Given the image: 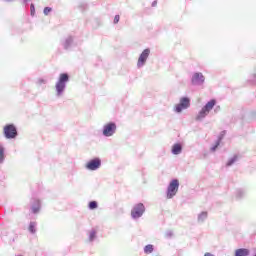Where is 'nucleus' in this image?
Wrapping results in <instances>:
<instances>
[{"instance_id": "nucleus-1", "label": "nucleus", "mask_w": 256, "mask_h": 256, "mask_svg": "<svg viewBox=\"0 0 256 256\" xmlns=\"http://www.w3.org/2000/svg\"><path fill=\"white\" fill-rule=\"evenodd\" d=\"M215 105H217V100L215 99H212L209 102H207L196 116V120L201 121V119H205V117L209 115V113L211 112L213 107H215Z\"/></svg>"}, {"instance_id": "nucleus-2", "label": "nucleus", "mask_w": 256, "mask_h": 256, "mask_svg": "<svg viewBox=\"0 0 256 256\" xmlns=\"http://www.w3.org/2000/svg\"><path fill=\"white\" fill-rule=\"evenodd\" d=\"M177 191H179V180L174 179L168 186L167 199H173L177 195Z\"/></svg>"}, {"instance_id": "nucleus-3", "label": "nucleus", "mask_w": 256, "mask_h": 256, "mask_svg": "<svg viewBox=\"0 0 256 256\" xmlns=\"http://www.w3.org/2000/svg\"><path fill=\"white\" fill-rule=\"evenodd\" d=\"M4 135L6 139H15L17 137V128L13 124L4 127Z\"/></svg>"}, {"instance_id": "nucleus-4", "label": "nucleus", "mask_w": 256, "mask_h": 256, "mask_svg": "<svg viewBox=\"0 0 256 256\" xmlns=\"http://www.w3.org/2000/svg\"><path fill=\"white\" fill-rule=\"evenodd\" d=\"M143 213H145V206L143 205V203L137 204L131 211L133 219H139V217H141Z\"/></svg>"}, {"instance_id": "nucleus-5", "label": "nucleus", "mask_w": 256, "mask_h": 256, "mask_svg": "<svg viewBox=\"0 0 256 256\" xmlns=\"http://www.w3.org/2000/svg\"><path fill=\"white\" fill-rule=\"evenodd\" d=\"M190 105H191V101L189 100V98L184 97L180 100V103L175 106V111L176 113H181L183 109H188Z\"/></svg>"}, {"instance_id": "nucleus-6", "label": "nucleus", "mask_w": 256, "mask_h": 256, "mask_svg": "<svg viewBox=\"0 0 256 256\" xmlns=\"http://www.w3.org/2000/svg\"><path fill=\"white\" fill-rule=\"evenodd\" d=\"M116 130L117 125H115V123H108L104 126L103 135H105V137H111Z\"/></svg>"}, {"instance_id": "nucleus-7", "label": "nucleus", "mask_w": 256, "mask_h": 256, "mask_svg": "<svg viewBox=\"0 0 256 256\" xmlns=\"http://www.w3.org/2000/svg\"><path fill=\"white\" fill-rule=\"evenodd\" d=\"M151 53V50L145 49L139 56L137 67H143L145 65L147 59L149 58V54Z\"/></svg>"}, {"instance_id": "nucleus-8", "label": "nucleus", "mask_w": 256, "mask_h": 256, "mask_svg": "<svg viewBox=\"0 0 256 256\" xmlns=\"http://www.w3.org/2000/svg\"><path fill=\"white\" fill-rule=\"evenodd\" d=\"M100 167H101V160L99 158L90 160L86 164V169H89V171H96V169H99Z\"/></svg>"}, {"instance_id": "nucleus-9", "label": "nucleus", "mask_w": 256, "mask_h": 256, "mask_svg": "<svg viewBox=\"0 0 256 256\" xmlns=\"http://www.w3.org/2000/svg\"><path fill=\"white\" fill-rule=\"evenodd\" d=\"M205 82V76L202 73H195L192 77V84L193 85H201Z\"/></svg>"}, {"instance_id": "nucleus-10", "label": "nucleus", "mask_w": 256, "mask_h": 256, "mask_svg": "<svg viewBox=\"0 0 256 256\" xmlns=\"http://www.w3.org/2000/svg\"><path fill=\"white\" fill-rule=\"evenodd\" d=\"M39 211H41V200L34 199L32 204V213H39Z\"/></svg>"}, {"instance_id": "nucleus-11", "label": "nucleus", "mask_w": 256, "mask_h": 256, "mask_svg": "<svg viewBox=\"0 0 256 256\" xmlns=\"http://www.w3.org/2000/svg\"><path fill=\"white\" fill-rule=\"evenodd\" d=\"M181 151H183V147L181 146V144L176 143L172 146L173 155H179Z\"/></svg>"}, {"instance_id": "nucleus-12", "label": "nucleus", "mask_w": 256, "mask_h": 256, "mask_svg": "<svg viewBox=\"0 0 256 256\" xmlns=\"http://www.w3.org/2000/svg\"><path fill=\"white\" fill-rule=\"evenodd\" d=\"M235 256H249V249L240 248L235 251Z\"/></svg>"}, {"instance_id": "nucleus-13", "label": "nucleus", "mask_w": 256, "mask_h": 256, "mask_svg": "<svg viewBox=\"0 0 256 256\" xmlns=\"http://www.w3.org/2000/svg\"><path fill=\"white\" fill-rule=\"evenodd\" d=\"M65 90V83L63 82H57L56 83V91L57 95H61V92Z\"/></svg>"}, {"instance_id": "nucleus-14", "label": "nucleus", "mask_w": 256, "mask_h": 256, "mask_svg": "<svg viewBox=\"0 0 256 256\" xmlns=\"http://www.w3.org/2000/svg\"><path fill=\"white\" fill-rule=\"evenodd\" d=\"M67 81H69V75H67V74H60L58 82L59 83H64V85H65V83H67Z\"/></svg>"}, {"instance_id": "nucleus-15", "label": "nucleus", "mask_w": 256, "mask_h": 256, "mask_svg": "<svg viewBox=\"0 0 256 256\" xmlns=\"http://www.w3.org/2000/svg\"><path fill=\"white\" fill-rule=\"evenodd\" d=\"M153 249V245L148 244L144 248V253H146V255H149L150 253H153Z\"/></svg>"}, {"instance_id": "nucleus-16", "label": "nucleus", "mask_w": 256, "mask_h": 256, "mask_svg": "<svg viewBox=\"0 0 256 256\" xmlns=\"http://www.w3.org/2000/svg\"><path fill=\"white\" fill-rule=\"evenodd\" d=\"M35 227H37V223L36 222H30L29 227H28V231L30 233H35Z\"/></svg>"}, {"instance_id": "nucleus-17", "label": "nucleus", "mask_w": 256, "mask_h": 256, "mask_svg": "<svg viewBox=\"0 0 256 256\" xmlns=\"http://www.w3.org/2000/svg\"><path fill=\"white\" fill-rule=\"evenodd\" d=\"M5 159V148L0 145V163H3V160Z\"/></svg>"}, {"instance_id": "nucleus-18", "label": "nucleus", "mask_w": 256, "mask_h": 256, "mask_svg": "<svg viewBox=\"0 0 256 256\" xmlns=\"http://www.w3.org/2000/svg\"><path fill=\"white\" fill-rule=\"evenodd\" d=\"M89 209L93 210V209H97L98 204L97 201H91L88 205Z\"/></svg>"}, {"instance_id": "nucleus-19", "label": "nucleus", "mask_w": 256, "mask_h": 256, "mask_svg": "<svg viewBox=\"0 0 256 256\" xmlns=\"http://www.w3.org/2000/svg\"><path fill=\"white\" fill-rule=\"evenodd\" d=\"M95 237H97V231L92 230V231L90 232V235H89V240H90V241H93V239H95Z\"/></svg>"}, {"instance_id": "nucleus-20", "label": "nucleus", "mask_w": 256, "mask_h": 256, "mask_svg": "<svg viewBox=\"0 0 256 256\" xmlns=\"http://www.w3.org/2000/svg\"><path fill=\"white\" fill-rule=\"evenodd\" d=\"M237 156H234L232 159H230L228 162H227V167H231V165H233V163H235V161H237Z\"/></svg>"}, {"instance_id": "nucleus-21", "label": "nucleus", "mask_w": 256, "mask_h": 256, "mask_svg": "<svg viewBox=\"0 0 256 256\" xmlns=\"http://www.w3.org/2000/svg\"><path fill=\"white\" fill-rule=\"evenodd\" d=\"M203 219H207V212H202L199 216V220L203 221Z\"/></svg>"}, {"instance_id": "nucleus-22", "label": "nucleus", "mask_w": 256, "mask_h": 256, "mask_svg": "<svg viewBox=\"0 0 256 256\" xmlns=\"http://www.w3.org/2000/svg\"><path fill=\"white\" fill-rule=\"evenodd\" d=\"M219 145H221V142L217 141L216 144L211 148V151H216L217 147H219Z\"/></svg>"}, {"instance_id": "nucleus-23", "label": "nucleus", "mask_w": 256, "mask_h": 256, "mask_svg": "<svg viewBox=\"0 0 256 256\" xmlns=\"http://www.w3.org/2000/svg\"><path fill=\"white\" fill-rule=\"evenodd\" d=\"M52 11L50 7H45L44 8V15H49V12Z\"/></svg>"}, {"instance_id": "nucleus-24", "label": "nucleus", "mask_w": 256, "mask_h": 256, "mask_svg": "<svg viewBox=\"0 0 256 256\" xmlns=\"http://www.w3.org/2000/svg\"><path fill=\"white\" fill-rule=\"evenodd\" d=\"M121 19V17L119 15H116L114 17V24L117 25V23H119V20Z\"/></svg>"}, {"instance_id": "nucleus-25", "label": "nucleus", "mask_w": 256, "mask_h": 256, "mask_svg": "<svg viewBox=\"0 0 256 256\" xmlns=\"http://www.w3.org/2000/svg\"><path fill=\"white\" fill-rule=\"evenodd\" d=\"M30 11H31V15H35V5L31 4Z\"/></svg>"}, {"instance_id": "nucleus-26", "label": "nucleus", "mask_w": 256, "mask_h": 256, "mask_svg": "<svg viewBox=\"0 0 256 256\" xmlns=\"http://www.w3.org/2000/svg\"><path fill=\"white\" fill-rule=\"evenodd\" d=\"M37 83H38V85H43V83H45V79L39 78Z\"/></svg>"}, {"instance_id": "nucleus-27", "label": "nucleus", "mask_w": 256, "mask_h": 256, "mask_svg": "<svg viewBox=\"0 0 256 256\" xmlns=\"http://www.w3.org/2000/svg\"><path fill=\"white\" fill-rule=\"evenodd\" d=\"M204 256H214V255L209 253V252H207V253L204 254Z\"/></svg>"}, {"instance_id": "nucleus-28", "label": "nucleus", "mask_w": 256, "mask_h": 256, "mask_svg": "<svg viewBox=\"0 0 256 256\" xmlns=\"http://www.w3.org/2000/svg\"><path fill=\"white\" fill-rule=\"evenodd\" d=\"M254 256H256V254Z\"/></svg>"}]
</instances>
